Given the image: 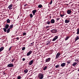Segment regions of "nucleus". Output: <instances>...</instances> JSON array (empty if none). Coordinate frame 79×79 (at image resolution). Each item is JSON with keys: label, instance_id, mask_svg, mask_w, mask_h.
I'll list each match as a JSON object with an SVG mask.
<instances>
[{"label": "nucleus", "instance_id": "obj_1", "mask_svg": "<svg viewBox=\"0 0 79 79\" xmlns=\"http://www.w3.org/2000/svg\"><path fill=\"white\" fill-rule=\"evenodd\" d=\"M38 77L39 79H42L44 78V74H43L40 73L38 74Z\"/></svg>", "mask_w": 79, "mask_h": 79}, {"label": "nucleus", "instance_id": "obj_2", "mask_svg": "<svg viewBox=\"0 0 79 79\" xmlns=\"http://www.w3.org/2000/svg\"><path fill=\"white\" fill-rule=\"evenodd\" d=\"M7 67H8L9 68H11L12 67H14V65H13V64L11 63L8 64L7 65Z\"/></svg>", "mask_w": 79, "mask_h": 79}, {"label": "nucleus", "instance_id": "obj_3", "mask_svg": "<svg viewBox=\"0 0 79 79\" xmlns=\"http://www.w3.org/2000/svg\"><path fill=\"white\" fill-rule=\"evenodd\" d=\"M60 56V53L58 52L56 56V59H58V58H59V56Z\"/></svg>", "mask_w": 79, "mask_h": 79}, {"label": "nucleus", "instance_id": "obj_4", "mask_svg": "<svg viewBox=\"0 0 79 79\" xmlns=\"http://www.w3.org/2000/svg\"><path fill=\"white\" fill-rule=\"evenodd\" d=\"M58 38V36H55L54 38L52 39V41H55Z\"/></svg>", "mask_w": 79, "mask_h": 79}, {"label": "nucleus", "instance_id": "obj_5", "mask_svg": "<svg viewBox=\"0 0 79 79\" xmlns=\"http://www.w3.org/2000/svg\"><path fill=\"white\" fill-rule=\"evenodd\" d=\"M58 38V36H55L54 38L52 39V41H55Z\"/></svg>", "mask_w": 79, "mask_h": 79}, {"label": "nucleus", "instance_id": "obj_6", "mask_svg": "<svg viewBox=\"0 0 79 79\" xmlns=\"http://www.w3.org/2000/svg\"><path fill=\"white\" fill-rule=\"evenodd\" d=\"M32 53V51H29L27 53V56H29V55H31V53Z\"/></svg>", "mask_w": 79, "mask_h": 79}, {"label": "nucleus", "instance_id": "obj_7", "mask_svg": "<svg viewBox=\"0 0 79 79\" xmlns=\"http://www.w3.org/2000/svg\"><path fill=\"white\" fill-rule=\"evenodd\" d=\"M51 31L53 33H56V32H57V30H56V29L53 30H52Z\"/></svg>", "mask_w": 79, "mask_h": 79}, {"label": "nucleus", "instance_id": "obj_8", "mask_svg": "<svg viewBox=\"0 0 79 79\" xmlns=\"http://www.w3.org/2000/svg\"><path fill=\"white\" fill-rule=\"evenodd\" d=\"M37 12V10H33L32 11V13L33 14V15L34 16V15H35V13Z\"/></svg>", "mask_w": 79, "mask_h": 79}, {"label": "nucleus", "instance_id": "obj_9", "mask_svg": "<svg viewBox=\"0 0 79 79\" xmlns=\"http://www.w3.org/2000/svg\"><path fill=\"white\" fill-rule=\"evenodd\" d=\"M50 58H48V59H46V62H49L50 61Z\"/></svg>", "mask_w": 79, "mask_h": 79}, {"label": "nucleus", "instance_id": "obj_10", "mask_svg": "<svg viewBox=\"0 0 79 79\" xmlns=\"http://www.w3.org/2000/svg\"><path fill=\"white\" fill-rule=\"evenodd\" d=\"M12 6H13V5L12 4H10V5L9 6H8V8L9 9V10H11L12 9Z\"/></svg>", "mask_w": 79, "mask_h": 79}, {"label": "nucleus", "instance_id": "obj_11", "mask_svg": "<svg viewBox=\"0 0 79 79\" xmlns=\"http://www.w3.org/2000/svg\"><path fill=\"white\" fill-rule=\"evenodd\" d=\"M55 22V20L53 19H52L51 20V23L52 24H53Z\"/></svg>", "mask_w": 79, "mask_h": 79}, {"label": "nucleus", "instance_id": "obj_12", "mask_svg": "<svg viewBox=\"0 0 79 79\" xmlns=\"http://www.w3.org/2000/svg\"><path fill=\"white\" fill-rule=\"evenodd\" d=\"M34 62V60H31L30 62H29V65H32V63H33V62Z\"/></svg>", "mask_w": 79, "mask_h": 79}, {"label": "nucleus", "instance_id": "obj_13", "mask_svg": "<svg viewBox=\"0 0 79 79\" xmlns=\"http://www.w3.org/2000/svg\"><path fill=\"white\" fill-rule=\"evenodd\" d=\"M60 66H61L62 67H64V66H66V63H63L60 65Z\"/></svg>", "mask_w": 79, "mask_h": 79}, {"label": "nucleus", "instance_id": "obj_14", "mask_svg": "<svg viewBox=\"0 0 79 79\" xmlns=\"http://www.w3.org/2000/svg\"><path fill=\"white\" fill-rule=\"evenodd\" d=\"M50 41L48 40L47 42L46 45H50Z\"/></svg>", "mask_w": 79, "mask_h": 79}, {"label": "nucleus", "instance_id": "obj_15", "mask_svg": "<svg viewBox=\"0 0 79 79\" xmlns=\"http://www.w3.org/2000/svg\"><path fill=\"white\" fill-rule=\"evenodd\" d=\"M8 27H9V25L6 24L5 26V28L6 29H8Z\"/></svg>", "mask_w": 79, "mask_h": 79}, {"label": "nucleus", "instance_id": "obj_16", "mask_svg": "<svg viewBox=\"0 0 79 79\" xmlns=\"http://www.w3.org/2000/svg\"><path fill=\"white\" fill-rule=\"evenodd\" d=\"M10 29L9 28H7V29L6 30V32H7V33H9L10 32Z\"/></svg>", "mask_w": 79, "mask_h": 79}, {"label": "nucleus", "instance_id": "obj_17", "mask_svg": "<svg viewBox=\"0 0 79 79\" xmlns=\"http://www.w3.org/2000/svg\"><path fill=\"white\" fill-rule=\"evenodd\" d=\"M9 28L11 29H12V28H13V24H12L10 26Z\"/></svg>", "mask_w": 79, "mask_h": 79}, {"label": "nucleus", "instance_id": "obj_18", "mask_svg": "<svg viewBox=\"0 0 79 79\" xmlns=\"http://www.w3.org/2000/svg\"><path fill=\"white\" fill-rule=\"evenodd\" d=\"M4 49V48L3 47H2L0 48V52H2V50H3Z\"/></svg>", "mask_w": 79, "mask_h": 79}, {"label": "nucleus", "instance_id": "obj_19", "mask_svg": "<svg viewBox=\"0 0 79 79\" xmlns=\"http://www.w3.org/2000/svg\"><path fill=\"white\" fill-rule=\"evenodd\" d=\"M27 72H28V70H27V69H26L24 70V73L26 74Z\"/></svg>", "mask_w": 79, "mask_h": 79}, {"label": "nucleus", "instance_id": "obj_20", "mask_svg": "<svg viewBox=\"0 0 79 79\" xmlns=\"http://www.w3.org/2000/svg\"><path fill=\"white\" fill-rule=\"evenodd\" d=\"M67 12L68 14H70V13H71V10H68Z\"/></svg>", "mask_w": 79, "mask_h": 79}, {"label": "nucleus", "instance_id": "obj_21", "mask_svg": "<svg viewBox=\"0 0 79 79\" xmlns=\"http://www.w3.org/2000/svg\"><path fill=\"white\" fill-rule=\"evenodd\" d=\"M7 28H3V30L5 32H6V29Z\"/></svg>", "mask_w": 79, "mask_h": 79}, {"label": "nucleus", "instance_id": "obj_22", "mask_svg": "<svg viewBox=\"0 0 79 79\" xmlns=\"http://www.w3.org/2000/svg\"><path fill=\"white\" fill-rule=\"evenodd\" d=\"M76 31H77V34H79V28L77 29Z\"/></svg>", "mask_w": 79, "mask_h": 79}, {"label": "nucleus", "instance_id": "obj_23", "mask_svg": "<svg viewBox=\"0 0 79 79\" xmlns=\"http://www.w3.org/2000/svg\"><path fill=\"white\" fill-rule=\"evenodd\" d=\"M69 22V20H67L66 19L65 21V23H68Z\"/></svg>", "mask_w": 79, "mask_h": 79}, {"label": "nucleus", "instance_id": "obj_24", "mask_svg": "<svg viewBox=\"0 0 79 79\" xmlns=\"http://www.w3.org/2000/svg\"><path fill=\"white\" fill-rule=\"evenodd\" d=\"M17 79H21V76L19 75L17 77Z\"/></svg>", "mask_w": 79, "mask_h": 79}, {"label": "nucleus", "instance_id": "obj_25", "mask_svg": "<svg viewBox=\"0 0 79 79\" xmlns=\"http://www.w3.org/2000/svg\"><path fill=\"white\" fill-rule=\"evenodd\" d=\"M7 23H10V19H8L7 20Z\"/></svg>", "mask_w": 79, "mask_h": 79}, {"label": "nucleus", "instance_id": "obj_26", "mask_svg": "<svg viewBox=\"0 0 79 79\" xmlns=\"http://www.w3.org/2000/svg\"><path fill=\"white\" fill-rule=\"evenodd\" d=\"M38 7L39 8H41L42 7V5L41 4H40L39 5H38Z\"/></svg>", "mask_w": 79, "mask_h": 79}, {"label": "nucleus", "instance_id": "obj_27", "mask_svg": "<svg viewBox=\"0 0 79 79\" xmlns=\"http://www.w3.org/2000/svg\"><path fill=\"white\" fill-rule=\"evenodd\" d=\"M30 17L31 18H32V17H33V15H32V14H31L30 15Z\"/></svg>", "mask_w": 79, "mask_h": 79}, {"label": "nucleus", "instance_id": "obj_28", "mask_svg": "<svg viewBox=\"0 0 79 79\" xmlns=\"http://www.w3.org/2000/svg\"><path fill=\"white\" fill-rule=\"evenodd\" d=\"M76 64H77V62H75L73 64V66H76Z\"/></svg>", "mask_w": 79, "mask_h": 79}, {"label": "nucleus", "instance_id": "obj_29", "mask_svg": "<svg viewBox=\"0 0 79 79\" xmlns=\"http://www.w3.org/2000/svg\"><path fill=\"white\" fill-rule=\"evenodd\" d=\"M47 68V66H45L44 68H43V70H46V69Z\"/></svg>", "mask_w": 79, "mask_h": 79}, {"label": "nucleus", "instance_id": "obj_30", "mask_svg": "<svg viewBox=\"0 0 79 79\" xmlns=\"http://www.w3.org/2000/svg\"><path fill=\"white\" fill-rule=\"evenodd\" d=\"M69 36L67 37L65 39V40H68L69 39Z\"/></svg>", "mask_w": 79, "mask_h": 79}, {"label": "nucleus", "instance_id": "obj_31", "mask_svg": "<svg viewBox=\"0 0 79 79\" xmlns=\"http://www.w3.org/2000/svg\"><path fill=\"white\" fill-rule=\"evenodd\" d=\"M79 36H77L76 38V40H79Z\"/></svg>", "mask_w": 79, "mask_h": 79}, {"label": "nucleus", "instance_id": "obj_32", "mask_svg": "<svg viewBox=\"0 0 79 79\" xmlns=\"http://www.w3.org/2000/svg\"><path fill=\"white\" fill-rule=\"evenodd\" d=\"M26 49V48L25 47H23L22 48V50H24Z\"/></svg>", "mask_w": 79, "mask_h": 79}, {"label": "nucleus", "instance_id": "obj_33", "mask_svg": "<svg viewBox=\"0 0 79 79\" xmlns=\"http://www.w3.org/2000/svg\"><path fill=\"white\" fill-rule=\"evenodd\" d=\"M34 42H33V43H31V46H34V44H34Z\"/></svg>", "mask_w": 79, "mask_h": 79}, {"label": "nucleus", "instance_id": "obj_34", "mask_svg": "<svg viewBox=\"0 0 79 79\" xmlns=\"http://www.w3.org/2000/svg\"><path fill=\"white\" fill-rule=\"evenodd\" d=\"M67 63L68 64H70V63H71V61H67Z\"/></svg>", "mask_w": 79, "mask_h": 79}, {"label": "nucleus", "instance_id": "obj_35", "mask_svg": "<svg viewBox=\"0 0 79 79\" xmlns=\"http://www.w3.org/2000/svg\"><path fill=\"white\" fill-rule=\"evenodd\" d=\"M52 2H53V1H52V0L50 2V5H52Z\"/></svg>", "mask_w": 79, "mask_h": 79}, {"label": "nucleus", "instance_id": "obj_36", "mask_svg": "<svg viewBox=\"0 0 79 79\" xmlns=\"http://www.w3.org/2000/svg\"><path fill=\"white\" fill-rule=\"evenodd\" d=\"M50 22L49 21H48L47 22V24H50Z\"/></svg>", "mask_w": 79, "mask_h": 79}, {"label": "nucleus", "instance_id": "obj_37", "mask_svg": "<svg viewBox=\"0 0 79 79\" xmlns=\"http://www.w3.org/2000/svg\"><path fill=\"white\" fill-rule=\"evenodd\" d=\"M15 39H17V40H19V37H17V38H16Z\"/></svg>", "mask_w": 79, "mask_h": 79}, {"label": "nucleus", "instance_id": "obj_38", "mask_svg": "<svg viewBox=\"0 0 79 79\" xmlns=\"http://www.w3.org/2000/svg\"><path fill=\"white\" fill-rule=\"evenodd\" d=\"M55 67H56V68H57L58 67H59V65H57Z\"/></svg>", "mask_w": 79, "mask_h": 79}, {"label": "nucleus", "instance_id": "obj_39", "mask_svg": "<svg viewBox=\"0 0 79 79\" xmlns=\"http://www.w3.org/2000/svg\"><path fill=\"white\" fill-rule=\"evenodd\" d=\"M26 35V32H24L23 33V35Z\"/></svg>", "mask_w": 79, "mask_h": 79}, {"label": "nucleus", "instance_id": "obj_40", "mask_svg": "<svg viewBox=\"0 0 79 79\" xmlns=\"http://www.w3.org/2000/svg\"><path fill=\"white\" fill-rule=\"evenodd\" d=\"M25 60H26V59H25V58H23L22 59L23 61H25Z\"/></svg>", "mask_w": 79, "mask_h": 79}, {"label": "nucleus", "instance_id": "obj_41", "mask_svg": "<svg viewBox=\"0 0 79 79\" xmlns=\"http://www.w3.org/2000/svg\"><path fill=\"white\" fill-rule=\"evenodd\" d=\"M64 16V15H60V16L61 17H63Z\"/></svg>", "mask_w": 79, "mask_h": 79}, {"label": "nucleus", "instance_id": "obj_42", "mask_svg": "<svg viewBox=\"0 0 79 79\" xmlns=\"http://www.w3.org/2000/svg\"><path fill=\"white\" fill-rule=\"evenodd\" d=\"M49 27H49V26H46V29H47V28H49Z\"/></svg>", "mask_w": 79, "mask_h": 79}, {"label": "nucleus", "instance_id": "obj_43", "mask_svg": "<svg viewBox=\"0 0 79 79\" xmlns=\"http://www.w3.org/2000/svg\"><path fill=\"white\" fill-rule=\"evenodd\" d=\"M11 47H11L9 48V51H10V50H11Z\"/></svg>", "mask_w": 79, "mask_h": 79}, {"label": "nucleus", "instance_id": "obj_44", "mask_svg": "<svg viewBox=\"0 0 79 79\" xmlns=\"http://www.w3.org/2000/svg\"><path fill=\"white\" fill-rule=\"evenodd\" d=\"M15 61V59H13L12 60V62H13V61Z\"/></svg>", "mask_w": 79, "mask_h": 79}, {"label": "nucleus", "instance_id": "obj_45", "mask_svg": "<svg viewBox=\"0 0 79 79\" xmlns=\"http://www.w3.org/2000/svg\"><path fill=\"white\" fill-rule=\"evenodd\" d=\"M59 19H60V18H57L56 19V20L57 21H58V20H59Z\"/></svg>", "mask_w": 79, "mask_h": 79}, {"label": "nucleus", "instance_id": "obj_46", "mask_svg": "<svg viewBox=\"0 0 79 79\" xmlns=\"http://www.w3.org/2000/svg\"><path fill=\"white\" fill-rule=\"evenodd\" d=\"M27 6V4H25L24 5V6Z\"/></svg>", "mask_w": 79, "mask_h": 79}, {"label": "nucleus", "instance_id": "obj_47", "mask_svg": "<svg viewBox=\"0 0 79 79\" xmlns=\"http://www.w3.org/2000/svg\"><path fill=\"white\" fill-rule=\"evenodd\" d=\"M75 61H78V60H75Z\"/></svg>", "mask_w": 79, "mask_h": 79}, {"label": "nucleus", "instance_id": "obj_48", "mask_svg": "<svg viewBox=\"0 0 79 79\" xmlns=\"http://www.w3.org/2000/svg\"><path fill=\"white\" fill-rule=\"evenodd\" d=\"M4 75L5 74V73H4Z\"/></svg>", "mask_w": 79, "mask_h": 79}]
</instances>
